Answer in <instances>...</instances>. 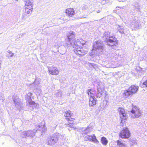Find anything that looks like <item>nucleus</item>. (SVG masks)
<instances>
[{
  "instance_id": "nucleus-44",
  "label": "nucleus",
  "mask_w": 147,
  "mask_h": 147,
  "mask_svg": "<svg viewBox=\"0 0 147 147\" xmlns=\"http://www.w3.org/2000/svg\"><path fill=\"white\" fill-rule=\"evenodd\" d=\"M2 95L0 94V100L1 99V97Z\"/></svg>"
},
{
  "instance_id": "nucleus-13",
  "label": "nucleus",
  "mask_w": 147,
  "mask_h": 147,
  "mask_svg": "<svg viewBox=\"0 0 147 147\" xmlns=\"http://www.w3.org/2000/svg\"><path fill=\"white\" fill-rule=\"evenodd\" d=\"M35 130L34 131L30 130L28 131H24L21 134V136L22 137H33L35 135Z\"/></svg>"
},
{
  "instance_id": "nucleus-1",
  "label": "nucleus",
  "mask_w": 147,
  "mask_h": 147,
  "mask_svg": "<svg viewBox=\"0 0 147 147\" xmlns=\"http://www.w3.org/2000/svg\"><path fill=\"white\" fill-rule=\"evenodd\" d=\"M67 38L66 39V41L68 42V46L70 47L72 45L74 49V51L77 55L80 56L85 55L88 51L87 49L81 48L79 46L80 44L82 45H84L86 42L82 39H78L76 40H75V35L74 33L72 31H70L67 35Z\"/></svg>"
},
{
  "instance_id": "nucleus-10",
  "label": "nucleus",
  "mask_w": 147,
  "mask_h": 147,
  "mask_svg": "<svg viewBox=\"0 0 147 147\" xmlns=\"http://www.w3.org/2000/svg\"><path fill=\"white\" fill-rule=\"evenodd\" d=\"M93 125L92 123H90L86 128H81L80 131L82 132V134H87L92 131L93 128Z\"/></svg>"
},
{
  "instance_id": "nucleus-45",
  "label": "nucleus",
  "mask_w": 147,
  "mask_h": 147,
  "mask_svg": "<svg viewBox=\"0 0 147 147\" xmlns=\"http://www.w3.org/2000/svg\"><path fill=\"white\" fill-rule=\"evenodd\" d=\"M86 18L85 17H81L80 18Z\"/></svg>"
},
{
  "instance_id": "nucleus-20",
  "label": "nucleus",
  "mask_w": 147,
  "mask_h": 147,
  "mask_svg": "<svg viewBox=\"0 0 147 147\" xmlns=\"http://www.w3.org/2000/svg\"><path fill=\"white\" fill-rule=\"evenodd\" d=\"M133 95L130 90H129V88L127 90H125L124 91L123 93V97L125 98H127L130 96Z\"/></svg>"
},
{
  "instance_id": "nucleus-6",
  "label": "nucleus",
  "mask_w": 147,
  "mask_h": 147,
  "mask_svg": "<svg viewBox=\"0 0 147 147\" xmlns=\"http://www.w3.org/2000/svg\"><path fill=\"white\" fill-rule=\"evenodd\" d=\"M130 116L133 119L139 117L141 115V112L136 106L133 107L130 113Z\"/></svg>"
},
{
  "instance_id": "nucleus-33",
  "label": "nucleus",
  "mask_w": 147,
  "mask_h": 147,
  "mask_svg": "<svg viewBox=\"0 0 147 147\" xmlns=\"http://www.w3.org/2000/svg\"><path fill=\"white\" fill-rule=\"evenodd\" d=\"M26 15L25 14H23L22 16V19L23 20H24L26 19Z\"/></svg>"
},
{
  "instance_id": "nucleus-24",
  "label": "nucleus",
  "mask_w": 147,
  "mask_h": 147,
  "mask_svg": "<svg viewBox=\"0 0 147 147\" xmlns=\"http://www.w3.org/2000/svg\"><path fill=\"white\" fill-rule=\"evenodd\" d=\"M102 88H100L99 87L98 88V96L100 97L101 96L102 94L104 92V89H103V87H102Z\"/></svg>"
},
{
  "instance_id": "nucleus-23",
  "label": "nucleus",
  "mask_w": 147,
  "mask_h": 147,
  "mask_svg": "<svg viewBox=\"0 0 147 147\" xmlns=\"http://www.w3.org/2000/svg\"><path fill=\"white\" fill-rule=\"evenodd\" d=\"M116 28L117 30L120 33L123 34L124 33V27L123 26H121L119 25H117L116 26Z\"/></svg>"
},
{
  "instance_id": "nucleus-37",
  "label": "nucleus",
  "mask_w": 147,
  "mask_h": 147,
  "mask_svg": "<svg viewBox=\"0 0 147 147\" xmlns=\"http://www.w3.org/2000/svg\"><path fill=\"white\" fill-rule=\"evenodd\" d=\"M137 144V143L135 141H134L131 145L134 146Z\"/></svg>"
},
{
  "instance_id": "nucleus-30",
  "label": "nucleus",
  "mask_w": 147,
  "mask_h": 147,
  "mask_svg": "<svg viewBox=\"0 0 147 147\" xmlns=\"http://www.w3.org/2000/svg\"><path fill=\"white\" fill-rule=\"evenodd\" d=\"M35 92L37 96L40 95L41 92V90L40 89L38 88L37 87L35 89Z\"/></svg>"
},
{
  "instance_id": "nucleus-31",
  "label": "nucleus",
  "mask_w": 147,
  "mask_h": 147,
  "mask_svg": "<svg viewBox=\"0 0 147 147\" xmlns=\"http://www.w3.org/2000/svg\"><path fill=\"white\" fill-rule=\"evenodd\" d=\"M62 95V92L60 90H58L56 93V96L58 97H60Z\"/></svg>"
},
{
  "instance_id": "nucleus-32",
  "label": "nucleus",
  "mask_w": 147,
  "mask_h": 147,
  "mask_svg": "<svg viewBox=\"0 0 147 147\" xmlns=\"http://www.w3.org/2000/svg\"><path fill=\"white\" fill-rule=\"evenodd\" d=\"M136 70H137L138 71V72H139L140 73H142L143 72V71L142 68H141L140 67H137V68Z\"/></svg>"
},
{
  "instance_id": "nucleus-43",
  "label": "nucleus",
  "mask_w": 147,
  "mask_h": 147,
  "mask_svg": "<svg viewBox=\"0 0 147 147\" xmlns=\"http://www.w3.org/2000/svg\"><path fill=\"white\" fill-rule=\"evenodd\" d=\"M1 62H0V69H1Z\"/></svg>"
},
{
  "instance_id": "nucleus-28",
  "label": "nucleus",
  "mask_w": 147,
  "mask_h": 147,
  "mask_svg": "<svg viewBox=\"0 0 147 147\" xmlns=\"http://www.w3.org/2000/svg\"><path fill=\"white\" fill-rule=\"evenodd\" d=\"M85 65L86 67L88 68H89V67L90 68H93V67H94L95 66V64L86 62Z\"/></svg>"
},
{
  "instance_id": "nucleus-41",
  "label": "nucleus",
  "mask_w": 147,
  "mask_h": 147,
  "mask_svg": "<svg viewBox=\"0 0 147 147\" xmlns=\"http://www.w3.org/2000/svg\"><path fill=\"white\" fill-rule=\"evenodd\" d=\"M119 2H124L126 1V0H118Z\"/></svg>"
},
{
  "instance_id": "nucleus-34",
  "label": "nucleus",
  "mask_w": 147,
  "mask_h": 147,
  "mask_svg": "<svg viewBox=\"0 0 147 147\" xmlns=\"http://www.w3.org/2000/svg\"><path fill=\"white\" fill-rule=\"evenodd\" d=\"M88 8V7L86 5H84L82 7V9L83 10H86Z\"/></svg>"
},
{
  "instance_id": "nucleus-5",
  "label": "nucleus",
  "mask_w": 147,
  "mask_h": 147,
  "mask_svg": "<svg viewBox=\"0 0 147 147\" xmlns=\"http://www.w3.org/2000/svg\"><path fill=\"white\" fill-rule=\"evenodd\" d=\"M140 21L137 18L132 17L130 18L127 22V24L129 26L137 28L140 26Z\"/></svg>"
},
{
  "instance_id": "nucleus-35",
  "label": "nucleus",
  "mask_w": 147,
  "mask_h": 147,
  "mask_svg": "<svg viewBox=\"0 0 147 147\" xmlns=\"http://www.w3.org/2000/svg\"><path fill=\"white\" fill-rule=\"evenodd\" d=\"M143 85H145L147 87V80L143 83Z\"/></svg>"
},
{
  "instance_id": "nucleus-16",
  "label": "nucleus",
  "mask_w": 147,
  "mask_h": 147,
  "mask_svg": "<svg viewBox=\"0 0 147 147\" xmlns=\"http://www.w3.org/2000/svg\"><path fill=\"white\" fill-rule=\"evenodd\" d=\"M13 100L14 103L15 104V106L18 109L20 107V101L18 97L16 96L14 98V96L13 97Z\"/></svg>"
},
{
  "instance_id": "nucleus-2",
  "label": "nucleus",
  "mask_w": 147,
  "mask_h": 147,
  "mask_svg": "<svg viewBox=\"0 0 147 147\" xmlns=\"http://www.w3.org/2000/svg\"><path fill=\"white\" fill-rule=\"evenodd\" d=\"M103 38L108 43L109 45L116 46L117 44V40L114 36L110 35L109 32H105Z\"/></svg>"
},
{
  "instance_id": "nucleus-18",
  "label": "nucleus",
  "mask_w": 147,
  "mask_h": 147,
  "mask_svg": "<svg viewBox=\"0 0 147 147\" xmlns=\"http://www.w3.org/2000/svg\"><path fill=\"white\" fill-rule=\"evenodd\" d=\"M66 14L69 16H72L75 14L74 9L73 8H68L66 10Z\"/></svg>"
},
{
  "instance_id": "nucleus-9",
  "label": "nucleus",
  "mask_w": 147,
  "mask_h": 147,
  "mask_svg": "<svg viewBox=\"0 0 147 147\" xmlns=\"http://www.w3.org/2000/svg\"><path fill=\"white\" fill-rule=\"evenodd\" d=\"M130 135V132L127 128H124L119 134V137L122 138H128Z\"/></svg>"
},
{
  "instance_id": "nucleus-19",
  "label": "nucleus",
  "mask_w": 147,
  "mask_h": 147,
  "mask_svg": "<svg viewBox=\"0 0 147 147\" xmlns=\"http://www.w3.org/2000/svg\"><path fill=\"white\" fill-rule=\"evenodd\" d=\"M33 0H25V4L26 7H33Z\"/></svg>"
},
{
  "instance_id": "nucleus-36",
  "label": "nucleus",
  "mask_w": 147,
  "mask_h": 147,
  "mask_svg": "<svg viewBox=\"0 0 147 147\" xmlns=\"http://www.w3.org/2000/svg\"><path fill=\"white\" fill-rule=\"evenodd\" d=\"M95 66L94 67H93V68L95 69L96 70V69L97 68H98V67L97 65L95 64Z\"/></svg>"
},
{
  "instance_id": "nucleus-14",
  "label": "nucleus",
  "mask_w": 147,
  "mask_h": 147,
  "mask_svg": "<svg viewBox=\"0 0 147 147\" xmlns=\"http://www.w3.org/2000/svg\"><path fill=\"white\" fill-rule=\"evenodd\" d=\"M72 114L71 111H68L65 112L64 115L65 117H66V119L69 121V123L70 124H72L73 122L72 119L71 117Z\"/></svg>"
},
{
  "instance_id": "nucleus-21",
  "label": "nucleus",
  "mask_w": 147,
  "mask_h": 147,
  "mask_svg": "<svg viewBox=\"0 0 147 147\" xmlns=\"http://www.w3.org/2000/svg\"><path fill=\"white\" fill-rule=\"evenodd\" d=\"M96 104V99L95 98H90L89 105L90 107H92Z\"/></svg>"
},
{
  "instance_id": "nucleus-12",
  "label": "nucleus",
  "mask_w": 147,
  "mask_h": 147,
  "mask_svg": "<svg viewBox=\"0 0 147 147\" xmlns=\"http://www.w3.org/2000/svg\"><path fill=\"white\" fill-rule=\"evenodd\" d=\"M48 70L49 73L53 75H57L59 73V71L58 68L53 66L48 67Z\"/></svg>"
},
{
  "instance_id": "nucleus-3",
  "label": "nucleus",
  "mask_w": 147,
  "mask_h": 147,
  "mask_svg": "<svg viewBox=\"0 0 147 147\" xmlns=\"http://www.w3.org/2000/svg\"><path fill=\"white\" fill-rule=\"evenodd\" d=\"M104 50L102 42L100 40L95 41L94 43L93 48L90 53V55L92 56L94 54H97L98 52H102Z\"/></svg>"
},
{
  "instance_id": "nucleus-39",
  "label": "nucleus",
  "mask_w": 147,
  "mask_h": 147,
  "mask_svg": "<svg viewBox=\"0 0 147 147\" xmlns=\"http://www.w3.org/2000/svg\"><path fill=\"white\" fill-rule=\"evenodd\" d=\"M121 9V8H119V7H116V8H115V10L116 11L117 10H119V9Z\"/></svg>"
},
{
  "instance_id": "nucleus-11",
  "label": "nucleus",
  "mask_w": 147,
  "mask_h": 147,
  "mask_svg": "<svg viewBox=\"0 0 147 147\" xmlns=\"http://www.w3.org/2000/svg\"><path fill=\"white\" fill-rule=\"evenodd\" d=\"M84 140L85 141L92 142L96 144H98L99 143L94 134L86 136L84 137Z\"/></svg>"
},
{
  "instance_id": "nucleus-8",
  "label": "nucleus",
  "mask_w": 147,
  "mask_h": 147,
  "mask_svg": "<svg viewBox=\"0 0 147 147\" xmlns=\"http://www.w3.org/2000/svg\"><path fill=\"white\" fill-rule=\"evenodd\" d=\"M32 95V93L31 92H28L26 95L25 98L27 100V105L29 107H32V109L35 107L37 104L35 103L34 101H32L31 98Z\"/></svg>"
},
{
  "instance_id": "nucleus-17",
  "label": "nucleus",
  "mask_w": 147,
  "mask_h": 147,
  "mask_svg": "<svg viewBox=\"0 0 147 147\" xmlns=\"http://www.w3.org/2000/svg\"><path fill=\"white\" fill-rule=\"evenodd\" d=\"M138 86H137L132 85L129 88V90H130L132 94H135L138 91Z\"/></svg>"
},
{
  "instance_id": "nucleus-25",
  "label": "nucleus",
  "mask_w": 147,
  "mask_h": 147,
  "mask_svg": "<svg viewBox=\"0 0 147 147\" xmlns=\"http://www.w3.org/2000/svg\"><path fill=\"white\" fill-rule=\"evenodd\" d=\"M33 7H25V9L26 13L27 14L31 13L33 10Z\"/></svg>"
},
{
  "instance_id": "nucleus-15",
  "label": "nucleus",
  "mask_w": 147,
  "mask_h": 147,
  "mask_svg": "<svg viewBox=\"0 0 147 147\" xmlns=\"http://www.w3.org/2000/svg\"><path fill=\"white\" fill-rule=\"evenodd\" d=\"M87 93L88 94L89 98H95V96L96 94V92L91 89H88L87 91Z\"/></svg>"
},
{
  "instance_id": "nucleus-40",
  "label": "nucleus",
  "mask_w": 147,
  "mask_h": 147,
  "mask_svg": "<svg viewBox=\"0 0 147 147\" xmlns=\"http://www.w3.org/2000/svg\"><path fill=\"white\" fill-rule=\"evenodd\" d=\"M69 125V126H70L71 128H74L73 125Z\"/></svg>"
},
{
  "instance_id": "nucleus-29",
  "label": "nucleus",
  "mask_w": 147,
  "mask_h": 147,
  "mask_svg": "<svg viewBox=\"0 0 147 147\" xmlns=\"http://www.w3.org/2000/svg\"><path fill=\"white\" fill-rule=\"evenodd\" d=\"M40 79H36L34 82V84H34L35 86L36 87L37 86L39 87L38 85L40 84Z\"/></svg>"
},
{
  "instance_id": "nucleus-27",
  "label": "nucleus",
  "mask_w": 147,
  "mask_h": 147,
  "mask_svg": "<svg viewBox=\"0 0 147 147\" xmlns=\"http://www.w3.org/2000/svg\"><path fill=\"white\" fill-rule=\"evenodd\" d=\"M101 141L102 144L105 146L106 145L108 142L107 139L104 137H102L101 138Z\"/></svg>"
},
{
  "instance_id": "nucleus-42",
  "label": "nucleus",
  "mask_w": 147,
  "mask_h": 147,
  "mask_svg": "<svg viewBox=\"0 0 147 147\" xmlns=\"http://www.w3.org/2000/svg\"><path fill=\"white\" fill-rule=\"evenodd\" d=\"M100 12V11L99 10H98L96 11V12L98 13H99Z\"/></svg>"
},
{
  "instance_id": "nucleus-26",
  "label": "nucleus",
  "mask_w": 147,
  "mask_h": 147,
  "mask_svg": "<svg viewBox=\"0 0 147 147\" xmlns=\"http://www.w3.org/2000/svg\"><path fill=\"white\" fill-rule=\"evenodd\" d=\"M116 142L117 145L119 147H128L124 143L121 142L119 140H117Z\"/></svg>"
},
{
  "instance_id": "nucleus-7",
  "label": "nucleus",
  "mask_w": 147,
  "mask_h": 147,
  "mask_svg": "<svg viewBox=\"0 0 147 147\" xmlns=\"http://www.w3.org/2000/svg\"><path fill=\"white\" fill-rule=\"evenodd\" d=\"M59 134L56 133L53 134L48 138L47 141V143L48 145L52 146L55 144L58 141Z\"/></svg>"
},
{
  "instance_id": "nucleus-38",
  "label": "nucleus",
  "mask_w": 147,
  "mask_h": 147,
  "mask_svg": "<svg viewBox=\"0 0 147 147\" xmlns=\"http://www.w3.org/2000/svg\"><path fill=\"white\" fill-rule=\"evenodd\" d=\"M9 53L10 54V55L9 56L10 57H12L13 56V54L11 52L9 51Z\"/></svg>"
},
{
  "instance_id": "nucleus-4",
  "label": "nucleus",
  "mask_w": 147,
  "mask_h": 147,
  "mask_svg": "<svg viewBox=\"0 0 147 147\" xmlns=\"http://www.w3.org/2000/svg\"><path fill=\"white\" fill-rule=\"evenodd\" d=\"M118 112L121 120V125L123 126L126 120L128 118V116L125 110L122 108H119L118 109Z\"/></svg>"
},
{
  "instance_id": "nucleus-22",
  "label": "nucleus",
  "mask_w": 147,
  "mask_h": 147,
  "mask_svg": "<svg viewBox=\"0 0 147 147\" xmlns=\"http://www.w3.org/2000/svg\"><path fill=\"white\" fill-rule=\"evenodd\" d=\"M38 130L41 131L42 134L45 133L47 130V128L46 126L44 125H42L40 126L39 125L38 126Z\"/></svg>"
}]
</instances>
